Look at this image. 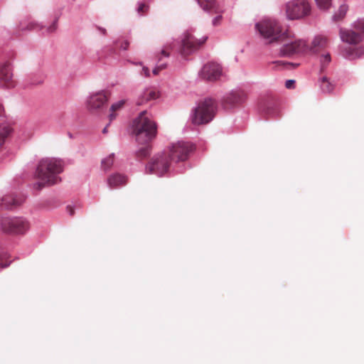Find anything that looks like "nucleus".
Returning <instances> with one entry per match:
<instances>
[{
	"label": "nucleus",
	"instance_id": "1",
	"mask_svg": "<svg viewBox=\"0 0 364 364\" xmlns=\"http://www.w3.org/2000/svg\"><path fill=\"white\" fill-rule=\"evenodd\" d=\"M64 163L60 159L43 158L38 162L36 176L40 180L33 183V188L38 191L46 186L58 183L60 178L58 174L63 171Z\"/></svg>",
	"mask_w": 364,
	"mask_h": 364
},
{
	"label": "nucleus",
	"instance_id": "2",
	"mask_svg": "<svg viewBox=\"0 0 364 364\" xmlns=\"http://www.w3.org/2000/svg\"><path fill=\"white\" fill-rule=\"evenodd\" d=\"M255 30L265 44L278 43L288 36V30H284L280 23L272 18H264L255 23Z\"/></svg>",
	"mask_w": 364,
	"mask_h": 364
},
{
	"label": "nucleus",
	"instance_id": "3",
	"mask_svg": "<svg viewBox=\"0 0 364 364\" xmlns=\"http://www.w3.org/2000/svg\"><path fill=\"white\" fill-rule=\"evenodd\" d=\"M339 36L342 42L349 45V46L341 48V54L343 58L353 60L360 58L363 55L364 49L363 46H357L363 41V36L360 33L353 28H341Z\"/></svg>",
	"mask_w": 364,
	"mask_h": 364
},
{
	"label": "nucleus",
	"instance_id": "4",
	"mask_svg": "<svg viewBox=\"0 0 364 364\" xmlns=\"http://www.w3.org/2000/svg\"><path fill=\"white\" fill-rule=\"evenodd\" d=\"M134 132L136 140L139 144H147L157 133L156 124L146 114V112H141L134 121Z\"/></svg>",
	"mask_w": 364,
	"mask_h": 364
},
{
	"label": "nucleus",
	"instance_id": "5",
	"mask_svg": "<svg viewBox=\"0 0 364 364\" xmlns=\"http://www.w3.org/2000/svg\"><path fill=\"white\" fill-rule=\"evenodd\" d=\"M215 112V102L211 98H205L192 109L190 118L196 125L207 124L213 120Z\"/></svg>",
	"mask_w": 364,
	"mask_h": 364
},
{
	"label": "nucleus",
	"instance_id": "6",
	"mask_svg": "<svg viewBox=\"0 0 364 364\" xmlns=\"http://www.w3.org/2000/svg\"><path fill=\"white\" fill-rule=\"evenodd\" d=\"M0 226L4 232L11 234H24L30 228L28 220L21 217H2Z\"/></svg>",
	"mask_w": 364,
	"mask_h": 364
},
{
	"label": "nucleus",
	"instance_id": "7",
	"mask_svg": "<svg viewBox=\"0 0 364 364\" xmlns=\"http://www.w3.org/2000/svg\"><path fill=\"white\" fill-rule=\"evenodd\" d=\"M278 43H282L279 48L282 56H290L306 50V42L301 39H296L294 35L288 30V36L285 39L279 40Z\"/></svg>",
	"mask_w": 364,
	"mask_h": 364
},
{
	"label": "nucleus",
	"instance_id": "8",
	"mask_svg": "<svg viewBox=\"0 0 364 364\" xmlns=\"http://www.w3.org/2000/svg\"><path fill=\"white\" fill-rule=\"evenodd\" d=\"M287 18L289 20H296L309 15L311 6L306 0H291L285 5Z\"/></svg>",
	"mask_w": 364,
	"mask_h": 364
},
{
	"label": "nucleus",
	"instance_id": "9",
	"mask_svg": "<svg viewBox=\"0 0 364 364\" xmlns=\"http://www.w3.org/2000/svg\"><path fill=\"white\" fill-rule=\"evenodd\" d=\"M207 39V36L197 39L191 32H184L181 36V46L179 49L181 55H187L194 53L198 50L203 43H205Z\"/></svg>",
	"mask_w": 364,
	"mask_h": 364
},
{
	"label": "nucleus",
	"instance_id": "10",
	"mask_svg": "<svg viewBox=\"0 0 364 364\" xmlns=\"http://www.w3.org/2000/svg\"><path fill=\"white\" fill-rule=\"evenodd\" d=\"M193 150V146L188 141H178L173 144L166 152L171 161L179 162L186 160Z\"/></svg>",
	"mask_w": 364,
	"mask_h": 364
},
{
	"label": "nucleus",
	"instance_id": "11",
	"mask_svg": "<svg viewBox=\"0 0 364 364\" xmlns=\"http://www.w3.org/2000/svg\"><path fill=\"white\" fill-rule=\"evenodd\" d=\"M170 159L166 152L155 156L152 161L146 166V173L156 174L162 176L167 172L170 166Z\"/></svg>",
	"mask_w": 364,
	"mask_h": 364
},
{
	"label": "nucleus",
	"instance_id": "12",
	"mask_svg": "<svg viewBox=\"0 0 364 364\" xmlns=\"http://www.w3.org/2000/svg\"><path fill=\"white\" fill-rule=\"evenodd\" d=\"M108 97L105 91L90 94L86 99L85 105L91 113L101 112L106 107Z\"/></svg>",
	"mask_w": 364,
	"mask_h": 364
},
{
	"label": "nucleus",
	"instance_id": "13",
	"mask_svg": "<svg viewBox=\"0 0 364 364\" xmlns=\"http://www.w3.org/2000/svg\"><path fill=\"white\" fill-rule=\"evenodd\" d=\"M58 18L56 17L53 23L48 27H45L42 23L31 19H23L19 23V29L21 31H42L46 29V33H52L56 31L58 28Z\"/></svg>",
	"mask_w": 364,
	"mask_h": 364
},
{
	"label": "nucleus",
	"instance_id": "14",
	"mask_svg": "<svg viewBox=\"0 0 364 364\" xmlns=\"http://www.w3.org/2000/svg\"><path fill=\"white\" fill-rule=\"evenodd\" d=\"M199 77L207 81H215L222 75L221 66L213 62L205 64L200 70Z\"/></svg>",
	"mask_w": 364,
	"mask_h": 364
},
{
	"label": "nucleus",
	"instance_id": "15",
	"mask_svg": "<svg viewBox=\"0 0 364 364\" xmlns=\"http://www.w3.org/2000/svg\"><path fill=\"white\" fill-rule=\"evenodd\" d=\"M198 5L204 10L205 11L209 13H215L220 14L217 16H215L213 21L212 23L214 26H217L220 24L223 16L221 14L223 12V10L220 8L219 4L215 0H196Z\"/></svg>",
	"mask_w": 364,
	"mask_h": 364
},
{
	"label": "nucleus",
	"instance_id": "16",
	"mask_svg": "<svg viewBox=\"0 0 364 364\" xmlns=\"http://www.w3.org/2000/svg\"><path fill=\"white\" fill-rule=\"evenodd\" d=\"M14 87L13 73L9 63L0 64V87L10 88Z\"/></svg>",
	"mask_w": 364,
	"mask_h": 364
},
{
	"label": "nucleus",
	"instance_id": "17",
	"mask_svg": "<svg viewBox=\"0 0 364 364\" xmlns=\"http://www.w3.org/2000/svg\"><path fill=\"white\" fill-rule=\"evenodd\" d=\"M245 98L246 95L243 91H232L223 97V105L225 109H229L235 105L242 103Z\"/></svg>",
	"mask_w": 364,
	"mask_h": 364
},
{
	"label": "nucleus",
	"instance_id": "18",
	"mask_svg": "<svg viewBox=\"0 0 364 364\" xmlns=\"http://www.w3.org/2000/svg\"><path fill=\"white\" fill-rule=\"evenodd\" d=\"M24 200L25 197L21 195L7 194L1 198L0 206L5 209H13L19 206Z\"/></svg>",
	"mask_w": 364,
	"mask_h": 364
},
{
	"label": "nucleus",
	"instance_id": "19",
	"mask_svg": "<svg viewBox=\"0 0 364 364\" xmlns=\"http://www.w3.org/2000/svg\"><path fill=\"white\" fill-rule=\"evenodd\" d=\"M159 97V92L153 88L145 89L138 97L136 104L141 105L150 100H156Z\"/></svg>",
	"mask_w": 364,
	"mask_h": 364
},
{
	"label": "nucleus",
	"instance_id": "20",
	"mask_svg": "<svg viewBox=\"0 0 364 364\" xmlns=\"http://www.w3.org/2000/svg\"><path fill=\"white\" fill-rule=\"evenodd\" d=\"M326 44L327 38L325 36L318 35L313 39L309 49L312 53H316L325 48Z\"/></svg>",
	"mask_w": 364,
	"mask_h": 364
},
{
	"label": "nucleus",
	"instance_id": "21",
	"mask_svg": "<svg viewBox=\"0 0 364 364\" xmlns=\"http://www.w3.org/2000/svg\"><path fill=\"white\" fill-rule=\"evenodd\" d=\"M127 183V178L124 175L114 173L107 178V184L110 188H117Z\"/></svg>",
	"mask_w": 364,
	"mask_h": 364
},
{
	"label": "nucleus",
	"instance_id": "22",
	"mask_svg": "<svg viewBox=\"0 0 364 364\" xmlns=\"http://www.w3.org/2000/svg\"><path fill=\"white\" fill-rule=\"evenodd\" d=\"M125 102L126 101L124 100H119V101L113 103L111 105L110 114H109V119L110 122H112L117 117V112L121 110L123 108V107L125 104Z\"/></svg>",
	"mask_w": 364,
	"mask_h": 364
},
{
	"label": "nucleus",
	"instance_id": "23",
	"mask_svg": "<svg viewBox=\"0 0 364 364\" xmlns=\"http://www.w3.org/2000/svg\"><path fill=\"white\" fill-rule=\"evenodd\" d=\"M319 82L321 90L324 93H330L334 89V85L326 77L321 78Z\"/></svg>",
	"mask_w": 364,
	"mask_h": 364
},
{
	"label": "nucleus",
	"instance_id": "24",
	"mask_svg": "<svg viewBox=\"0 0 364 364\" xmlns=\"http://www.w3.org/2000/svg\"><path fill=\"white\" fill-rule=\"evenodd\" d=\"M348 9V6L346 4L340 5L338 9L334 13L332 18L335 21L341 20L346 16Z\"/></svg>",
	"mask_w": 364,
	"mask_h": 364
},
{
	"label": "nucleus",
	"instance_id": "25",
	"mask_svg": "<svg viewBox=\"0 0 364 364\" xmlns=\"http://www.w3.org/2000/svg\"><path fill=\"white\" fill-rule=\"evenodd\" d=\"M114 154H112L109 156H108L107 157H106L105 159H104L103 160H102L101 166H102V168L105 171H109L110 169V168L112 167L113 162H114Z\"/></svg>",
	"mask_w": 364,
	"mask_h": 364
},
{
	"label": "nucleus",
	"instance_id": "26",
	"mask_svg": "<svg viewBox=\"0 0 364 364\" xmlns=\"http://www.w3.org/2000/svg\"><path fill=\"white\" fill-rule=\"evenodd\" d=\"M352 27L363 36L364 35V18H358L353 23Z\"/></svg>",
	"mask_w": 364,
	"mask_h": 364
},
{
	"label": "nucleus",
	"instance_id": "27",
	"mask_svg": "<svg viewBox=\"0 0 364 364\" xmlns=\"http://www.w3.org/2000/svg\"><path fill=\"white\" fill-rule=\"evenodd\" d=\"M318 7L321 10H328L331 6L332 0H315Z\"/></svg>",
	"mask_w": 364,
	"mask_h": 364
},
{
	"label": "nucleus",
	"instance_id": "28",
	"mask_svg": "<svg viewBox=\"0 0 364 364\" xmlns=\"http://www.w3.org/2000/svg\"><path fill=\"white\" fill-rule=\"evenodd\" d=\"M331 60V55L328 53L322 55L320 57L321 69L324 70Z\"/></svg>",
	"mask_w": 364,
	"mask_h": 364
},
{
	"label": "nucleus",
	"instance_id": "29",
	"mask_svg": "<svg viewBox=\"0 0 364 364\" xmlns=\"http://www.w3.org/2000/svg\"><path fill=\"white\" fill-rule=\"evenodd\" d=\"M149 9V6L143 2H138L136 11L139 15L144 14Z\"/></svg>",
	"mask_w": 364,
	"mask_h": 364
},
{
	"label": "nucleus",
	"instance_id": "30",
	"mask_svg": "<svg viewBox=\"0 0 364 364\" xmlns=\"http://www.w3.org/2000/svg\"><path fill=\"white\" fill-rule=\"evenodd\" d=\"M149 154H150V151H149V148L148 146H146L140 149L137 152L138 156H140V157H146V156H149Z\"/></svg>",
	"mask_w": 364,
	"mask_h": 364
},
{
	"label": "nucleus",
	"instance_id": "31",
	"mask_svg": "<svg viewBox=\"0 0 364 364\" xmlns=\"http://www.w3.org/2000/svg\"><path fill=\"white\" fill-rule=\"evenodd\" d=\"M294 83H295L294 80H287L285 82V87L287 89H291L294 87Z\"/></svg>",
	"mask_w": 364,
	"mask_h": 364
},
{
	"label": "nucleus",
	"instance_id": "32",
	"mask_svg": "<svg viewBox=\"0 0 364 364\" xmlns=\"http://www.w3.org/2000/svg\"><path fill=\"white\" fill-rule=\"evenodd\" d=\"M142 73L145 77H149L150 76V71L149 68L146 66H143L142 68Z\"/></svg>",
	"mask_w": 364,
	"mask_h": 364
},
{
	"label": "nucleus",
	"instance_id": "33",
	"mask_svg": "<svg viewBox=\"0 0 364 364\" xmlns=\"http://www.w3.org/2000/svg\"><path fill=\"white\" fill-rule=\"evenodd\" d=\"M129 45V43L127 41H124L120 46V48L124 50H127Z\"/></svg>",
	"mask_w": 364,
	"mask_h": 364
},
{
	"label": "nucleus",
	"instance_id": "34",
	"mask_svg": "<svg viewBox=\"0 0 364 364\" xmlns=\"http://www.w3.org/2000/svg\"><path fill=\"white\" fill-rule=\"evenodd\" d=\"M167 48H168V46H166L165 48L164 49H162V50H161L162 55H164L165 57L169 56V54L166 50Z\"/></svg>",
	"mask_w": 364,
	"mask_h": 364
},
{
	"label": "nucleus",
	"instance_id": "35",
	"mask_svg": "<svg viewBox=\"0 0 364 364\" xmlns=\"http://www.w3.org/2000/svg\"><path fill=\"white\" fill-rule=\"evenodd\" d=\"M98 29L102 33V34H103V35L106 34V29L105 28H101V27H98Z\"/></svg>",
	"mask_w": 364,
	"mask_h": 364
},
{
	"label": "nucleus",
	"instance_id": "36",
	"mask_svg": "<svg viewBox=\"0 0 364 364\" xmlns=\"http://www.w3.org/2000/svg\"><path fill=\"white\" fill-rule=\"evenodd\" d=\"M67 209H68V210L69 211V214H70V215H73V213H74L73 208H72L71 207H70V206H68V207H67Z\"/></svg>",
	"mask_w": 364,
	"mask_h": 364
},
{
	"label": "nucleus",
	"instance_id": "37",
	"mask_svg": "<svg viewBox=\"0 0 364 364\" xmlns=\"http://www.w3.org/2000/svg\"><path fill=\"white\" fill-rule=\"evenodd\" d=\"M159 68L158 67L155 68L154 70H153V73L154 75H158L159 74Z\"/></svg>",
	"mask_w": 364,
	"mask_h": 364
},
{
	"label": "nucleus",
	"instance_id": "38",
	"mask_svg": "<svg viewBox=\"0 0 364 364\" xmlns=\"http://www.w3.org/2000/svg\"><path fill=\"white\" fill-rule=\"evenodd\" d=\"M4 109L3 105L0 103V116H1L4 113Z\"/></svg>",
	"mask_w": 364,
	"mask_h": 364
},
{
	"label": "nucleus",
	"instance_id": "39",
	"mask_svg": "<svg viewBox=\"0 0 364 364\" xmlns=\"http://www.w3.org/2000/svg\"><path fill=\"white\" fill-rule=\"evenodd\" d=\"M109 122H111L109 121ZM109 124H110V123H109V124H107V126L103 129V130H102V133H103V134H106V133L107 132V127H108V126L109 125Z\"/></svg>",
	"mask_w": 364,
	"mask_h": 364
},
{
	"label": "nucleus",
	"instance_id": "40",
	"mask_svg": "<svg viewBox=\"0 0 364 364\" xmlns=\"http://www.w3.org/2000/svg\"><path fill=\"white\" fill-rule=\"evenodd\" d=\"M158 68H159V70H162V69H164L166 68V65L164 64H161L158 66Z\"/></svg>",
	"mask_w": 364,
	"mask_h": 364
},
{
	"label": "nucleus",
	"instance_id": "41",
	"mask_svg": "<svg viewBox=\"0 0 364 364\" xmlns=\"http://www.w3.org/2000/svg\"><path fill=\"white\" fill-rule=\"evenodd\" d=\"M9 265V264H0V269L7 267Z\"/></svg>",
	"mask_w": 364,
	"mask_h": 364
},
{
	"label": "nucleus",
	"instance_id": "42",
	"mask_svg": "<svg viewBox=\"0 0 364 364\" xmlns=\"http://www.w3.org/2000/svg\"><path fill=\"white\" fill-rule=\"evenodd\" d=\"M135 65H142V63L139 62V63H134Z\"/></svg>",
	"mask_w": 364,
	"mask_h": 364
}]
</instances>
